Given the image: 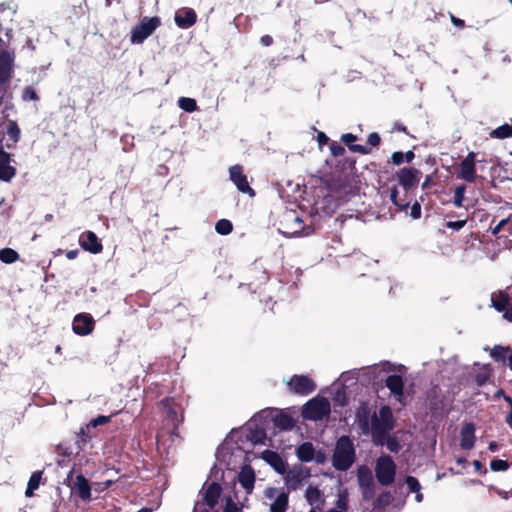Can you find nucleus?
Instances as JSON below:
<instances>
[{
  "label": "nucleus",
  "mask_w": 512,
  "mask_h": 512,
  "mask_svg": "<svg viewBox=\"0 0 512 512\" xmlns=\"http://www.w3.org/2000/svg\"><path fill=\"white\" fill-rule=\"evenodd\" d=\"M394 426L393 412L388 405L381 406L378 413L374 412L369 429L374 445L383 446L387 435L394 429Z\"/></svg>",
  "instance_id": "f257e3e1"
},
{
  "label": "nucleus",
  "mask_w": 512,
  "mask_h": 512,
  "mask_svg": "<svg viewBox=\"0 0 512 512\" xmlns=\"http://www.w3.org/2000/svg\"><path fill=\"white\" fill-rule=\"evenodd\" d=\"M418 174H420V171L411 167H404L396 173L398 182L403 187L405 195L417 186L419 182ZM390 199L400 211H406L410 205V201L406 199V196L404 198L399 197L396 186L390 191Z\"/></svg>",
  "instance_id": "f03ea898"
},
{
  "label": "nucleus",
  "mask_w": 512,
  "mask_h": 512,
  "mask_svg": "<svg viewBox=\"0 0 512 512\" xmlns=\"http://www.w3.org/2000/svg\"><path fill=\"white\" fill-rule=\"evenodd\" d=\"M356 459V450L352 439L343 435L336 441L332 454V466L337 471H347L354 464Z\"/></svg>",
  "instance_id": "7ed1b4c3"
},
{
  "label": "nucleus",
  "mask_w": 512,
  "mask_h": 512,
  "mask_svg": "<svg viewBox=\"0 0 512 512\" xmlns=\"http://www.w3.org/2000/svg\"><path fill=\"white\" fill-rule=\"evenodd\" d=\"M329 189L339 196L350 197L355 196L359 187L354 175L350 173H338L334 175L329 183Z\"/></svg>",
  "instance_id": "20e7f679"
},
{
  "label": "nucleus",
  "mask_w": 512,
  "mask_h": 512,
  "mask_svg": "<svg viewBox=\"0 0 512 512\" xmlns=\"http://www.w3.org/2000/svg\"><path fill=\"white\" fill-rule=\"evenodd\" d=\"M331 412L330 402L325 397L310 399L303 408V417L312 421L323 420Z\"/></svg>",
  "instance_id": "39448f33"
},
{
  "label": "nucleus",
  "mask_w": 512,
  "mask_h": 512,
  "mask_svg": "<svg viewBox=\"0 0 512 512\" xmlns=\"http://www.w3.org/2000/svg\"><path fill=\"white\" fill-rule=\"evenodd\" d=\"M161 25V19L158 16L143 17L139 24L131 31L130 41L133 44H141Z\"/></svg>",
  "instance_id": "423d86ee"
},
{
  "label": "nucleus",
  "mask_w": 512,
  "mask_h": 512,
  "mask_svg": "<svg viewBox=\"0 0 512 512\" xmlns=\"http://www.w3.org/2000/svg\"><path fill=\"white\" fill-rule=\"evenodd\" d=\"M396 464L389 455H382L376 461L375 475L383 486L391 485L395 480Z\"/></svg>",
  "instance_id": "0eeeda50"
},
{
  "label": "nucleus",
  "mask_w": 512,
  "mask_h": 512,
  "mask_svg": "<svg viewBox=\"0 0 512 512\" xmlns=\"http://www.w3.org/2000/svg\"><path fill=\"white\" fill-rule=\"evenodd\" d=\"M290 393L307 396L313 393L317 385L312 378L307 375H293L286 383Z\"/></svg>",
  "instance_id": "6e6552de"
},
{
  "label": "nucleus",
  "mask_w": 512,
  "mask_h": 512,
  "mask_svg": "<svg viewBox=\"0 0 512 512\" xmlns=\"http://www.w3.org/2000/svg\"><path fill=\"white\" fill-rule=\"evenodd\" d=\"M230 180L235 184L239 192L248 194L250 197L255 196L254 189L250 186L247 176L244 174L241 165H234L229 168Z\"/></svg>",
  "instance_id": "1a4fd4ad"
},
{
  "label": "nucleus",
  "mask_w": 512,
  "mask_h": 512,
  "mask_svg": "<svg viewBox=\"0 0 512 512\" xmlns=\"http://www.w3.org/2000/svg\"><path fill=\"white\" fill-rule=\"evenodd\" d=\"M5 43L0 39V82L9 81L13 73L14 56L5 49Z\"/></svg>",
  "instance_id": "9d476101"
},
{
  "label": "nucleus",
  "mask_w": 512,
  "mask_h": 512,
  "mask_svg": "<svg viewBox=\"0 0 512 512\" xmlns=\"http://www.w3.org/2000/svg\"><path fill=\"white\" fill-rule=\"evenodd\" d=\"M95 328V320L88 313L77 314L72 323L73 332L80 336H86L93 332Z\"/></svg>",
  "instance_id": "9b49d317"
},
{
  "label": "nucleus",
  "mask_w": 512,
  "mask_h": 512,
  "mask_svg": "<svg viewBox=\"0 0 512 512\" xmlns=\"http://www.w3.org/2000/svg\"><path fill=\"white\" fill-rule=\"evenodd\" d=\"M70 487L71 492L82 501L90 502L92 500L91 486L83 474H78Z\"/></svg>",
  "instance_id": "f8f14e48"
},
{
  "label": "nucleus",
  "mask_w": 512,
  "mask_h": 512,
  "mask_svg": "<svg viewBox=\"0 0 512 512\" xmlns=\"http://www.w3.org/2000/svg\"><path fill=\"white\" fill-rule=\"evenodd\" d=\"M81 248L92 254H99L103 250V245L98 236L93 231H85L79 237Z\"/></svg>",
  "instance_id": "ddd939ff"
},
{
  "label": "nucleus",
  "mask_w": 512,
  "mask_h": 512,
  "mask_svg": "<svg viewBox=\"0 0 512 512\" xmlns=\"http://www.w3.org/2000/svg\"><path fill=\"white\" fill-rule=\"evenodd\" d=\"M162 404L165 412L167 413L168 419L173 422L174 430L178 429L179 425L184 421V415L181 406L175 403L171 398L163 399Z\"/></svg>",
  "instance_id": "4468645a"
},
{
  "label": "nucleus",
  "mask_w": 512,
  "mask_h": 512,
  "mask_svg": "<svg viewBox=\"0 0 512 512\" xmlns=\"http://www.w3.org/2000/svg\"><path fill=\"white\" fill-rule=\"evenodd\" d=\"M12 156L0 145V180L10 182L16 175V168L10 163Z\"/></svg>",
  "instance_id": "2eb2a0df"
},
{
  "label": "nucleus",
  "mask_w": 512,
  "mask_h": 512,
  "mask_svg": "<svg viewBox=\"0 0 512 512\" xmlns=\"http://www.w3.org/2000/svg\"><path fill=\"white\" fill-rule=\"evenodd\" d=\"M476 154L469 152L460 164V177L467 182H474L476 179Z\"/></svg>",
  "instance_id": "dca6fc26"
},
{
  "label": "nucleus",
  "mask_w": 512,
  "mask_h": 512,
  "mask_svg": "<svg viewBox=\"0 0 512 512\" xmlns=\"http://www.w3.org/2000/svg\"><path fill=\"white\" fill-rule=\"evenodd\" d=\"M175 24L181 29L192 27L197 21V14L192 8H181L174 16Z\"/></svg>",
  "instance_id": "f3484780"
},
{
  "label": "nucleus",
  "mask_w": 512,
  "mask_h": 512,
  "mask_svg": "<svg viewBox=\"0 0 512 512\" xmlns=\"http://www.w3.org/2000/svg\"><path fill=\"white\" fill-rule=\"evenodd\" d=\"M309 476V471H304L302 468H294L290 470L285 477V483L287 485L288 492L298 489L302 482Z\"/></svg>",
  "instance_id": "a211bd4d"
},
{
  "label": "nucleus",
  "mask_w": 512,
  "mask_h": 512,
  "mask_svg": "<svg viewBox=\"0 0 512 512\" xmlns=\"http://www.w3.org/2000/svg\"><path fill=\"white\" fill-rule=\"evenodd\" d=\"M475 425L473 423L465 424L460 432V446L462 449L470 450L474 447L475 437Z\"/></svg>",
  "instance_id": "6ab92c4d"
},
{
  "label": "nucleus",
  "mask_w": 512,
  "mask_h": 512,
  "mask_svg": "<svg viewBox=\"0 0 512 512\" xmlns=\"http://www.w3.org/2000/svg\"><path fill=\"white\" fill-rule=\"evenodd\" d=\"M385 385L397 399L400 400L404 396V381L401 375H389L385 380Z\"/></svg>",
  "instance_id": "aec40b11"
},
{
  "label": "nucleus",
  "mask_w": 512,
  "mask_h": 512,
  "mask_svg": "<svg viewBox=\"0 0 512 512\" xmlns=\"http://www.w3.org/2000/svg\"><path fill=\"white\" fill-rule=\"evenodd\" d=\"M238 481L241 486L250 493L254 488L255 472L250 465H244L238 475Z\"/></svg>",
  "instance_id": "412c9836"
},
{
  "label": "nucleus",
  "mask_w": 512,
  "mask_h": 512,
  "mask_svg": "<svg viewBox=\"0 0 512 512\" xmlns=\"http://www.w3.org/2000/svg\"><path fill=\"white\" fill-rule=\"evenodd\" d=\"M221 493V485L217 482H212L207 486L203 500L210 508H214L218 504Z\"/></svg>",
  "instance_id": "4be33fe9"
},
{
  "label": "nucleus",
  "mask_w": 512,
  "mask_h": 512,
  "mask_svg": "<svg viewBox=\"0 0 512 512\" xmlns=\"http://www.w3.org/2000/svg\"><path fill=\"white\" fill-rule=\"evenodd\" d=\"M285 225L287 230L283 231V233L289 236L299 235L304 227L303 220L295 213H290L286 216Z\"/></svg>",
  "instance_id": "5701e85b"
},
{
  "label": "nucleus",
  "mask_w": 512,
  "mask_h": 512,
  "mask_svg": "<svg viewBox=\"0 0 512 512\" xmlns=\"http://www.w3.org/2000/svg\"><path fill=\"white\" fill-rule=\"evenodd\" d=\"M371 416L370 409L366 405H361L356 411L357 424L364 434L369 433Z\"/></svg>",
  "instance_id": "b1692460"
},
{
  "label": "nucleus",
  "mask_w": 512,
  "mask_h": 512,
  "mask_svg": "<svg viewBox=\"0 0 512 512\" xmlns=\"http://www.w3.org/2000/svg\"><path fill=\"white\" fill-rule=\"evenodd\" d=\"M263 459L269 463L278 473L284 474L286 472V465L277 452L266 450L263 452Z\"/></svg>",
  "instance_id": "393cba45"
},
{
  "label": "nucleus",
  "mask_w": 512,
  "mask_h": 512,
  "mask_svg": "<svg viewBox=\"0 0 512 512\" xmlns=\"http://www.w3.org/2000/svg\"><path fill=\"white\" fill-rule=\"evenodd\" d=\"M357 136L352 133H345L341 136V141L348 145L350 151L367 155L371 152V148L365 145L354 144Z\"/></svg>",
  "instance_id": "a878e982"
},
{
  "label": "nucleus",
  "mask_w": 512,
  "mask_h": 512,
  "mask_svg": "<svg viewBox=\"0 0 512 512\" xmlns=\"http://www.w3.org/2000/svg\"><path fill=\"white\" fill-rule=\"evenodd\" d=\"M493 223L494 220L490 224V229L494 236L499 235L501 232H504V234L500 235L499 237L508 238L512 236V220L509 218L502 219L495 226H492Z\"/></svg>",
  "instance_id": "bb28decb"
},
{
  "label": "nucleus",
  "mask_w": 512,
  "mask_h": 512,
  "mask_svg": "<svg viewBox=\"0 0 512 512\" xmlns=\"http://www.w3.org/2000/svg\"><path fill=\"white\" fill-rule=\"evenodd\" d=\"M296 455L301 462H311L315 456V448L311 442H303L297 447Z\"/></svg>",
  "instance_id": "cd10ccee"
},
{
  "label": "nucleus",
  "mask_w": 512,
  "mask_h": 512,
  "mask_svg": "<svg viewBox=\"0 0 512 512\" xmlns=\"http://www.w3.org/2000/svg\"><path fill=\"white\" fill-rule=\"evenodd\" d=\"M274 425L281 430L289 431L295 426V420L286 413H279L273 418Z\"/></svg>",
  "instance_id": "c85d7f7f"
},
{
  "label": "nucleus",
  "mask_w": 512,
  "mask_h": 512,
  "mask_svg": "<svg viewBox=\"0 0 512 512\" xmlns=\"http://www.w3.org/2000/svg\"><path fill=\"white\" fill-rule=\"evenodd\" d=\"M289 504V493L281 492L270 506V512H286Z\"/></svg>",
  "instance_id": "c756f323"
},
{
  "label": "nucleus",
  "mask_w": 512,
  "mask_h": 512,
  "mask_svg": "<svg viewBox=\"0 0 512 512\" xmlns=\"http://www.w3.org/2000/svg\"><path fill=\"white\" fill-rule=\"evenodd\" d=\"M510 351L509 346L495 345L491 351L490 356L495 362L505 363Z\"/></svg>",
  "instance_id": "7c9ffc66"
},
{
  "label": "nucleus",
  "mask_w": 512,
  "mask_h": 512,
  "mask_svg": "<svg viewBox=\"0 0 512 512\" xmlns=\"http://www.w3.org/2000/svg\"><path fill=\"white\" fill-rule=\"evenodd\" d=\"M357 476L360 489L374 484L372 472L365 466L358 469Z\"/></svg>",
  "instance_id": "2f4dec72"
},
{
  "label": "nucleus",
  "mask_w": 512,
  "mask_h": 512,
  "mask_svg": "<svg viewBox=\"0 0 512 512\" xmlns=\"http://www.w3.org/2000/svg\"><path fill=\"white\" fill-rule=\"evenodd\" d=\"M42 471L33 472L29 478L27 489L25 491V495L27 497H31L34 494V491L39 488L41 479H42Z\"/></svg>",
  "instance_id": "473e14b6"
},
{
  "label": "nucleus",
  "mask_w": 512,
  "mask_h": 512,
  "mask_svg": "<svg viewBox=\"0 0 512 512\" xmlns=\"http://www.w3.org/2000/svg\"><path fill=\"white\" fill-rule=\"evenodd\" d=\"M92 426H90L89 423H87L85 426H82L80 428V431L78 433L79 439L77 440V445L80 449H82L87 442L93 437L91 434Z\"/></svg>",
  "instance_id": "72a5a7b5"
},
{
  "label": "nucleus",
  "mask_w": 512,
  "mask_h": 512,
  "mask_svg": "<svg viewBox=\"0 0 512 512\" xmlns=\"http://www.w3.org/2000/svg\"><path fill=\"white\" fill-rule=\"evenodd\" d=\"M490 136L495 139H506L512 137V126L503 124L491 131Z\"/></svg>",
  "instance_id": "f704fd0d"
},
{
  "label": "nucleus",
  "mask_w": 512,
  "mask_h": 512,
  "mask_svg": "<svg viewBox=\"0 0 512 512\" xmlns=\"http://www.w3.org/2000/svg\"><path fill=\"white\" fill-rule=\"evenodd\" d=\"M321 496H322V494H321V491L319 490L318 487L310 485L306 489L305 497H306L307 502L310 505H315L318 502H320L321 501Z\"/></svg>",
  "instance_id": "c9c22d12"
},
{
  "label": "nucleus",
  "mask_w": 512,
  "mask_h": 512,
  "mask_svg": "<svg viewBox=\"0 0 512 512\" xmlns=\"http://www.w3.org/2000/svg\"><path fill=\"white\" fill-rule=\"evenodd\" d=\"M19 259V254L17 251L11 248H3L0 250V260L3 263L11 264Z\"/></svg>",
  "instance_id": "e433bc0d"
},
{
  "label": "nucleus",
  "mask_w": 512,
  "mask_h": 512,
  "mask_svg": "<svg viewBox=\"0 0 512 512\" xmlns=\"http://www.w3.org/2000/svg\"><path fill=\"white\" fill-rule=\"evenodd\" d=\"M509 295L505 292H500L496 300H493V307L499 312H505L509 307Z\"/></svg>",
  "instance_id": "4c0bfd02"
},
{
  "label": "nucleus",
  "mask_w": 512,
  "mask_h": 512,
  "mask_svg": "<svg viewBox=\"0 0 512 512\" xmlns=\"http://www.w3.org/2000/svg\"><path fill=\"white\" fill-rule=\"evenodd\" d=\"M215 230L220 235H229L233 231V224L228 219H220L215 224Z\"/></svg>",
  "instance_id": "58836bf2"
},
{
  "label": "nucleus",
  "mask_w": 512,
  "mask_h": 512,
  "mask_svg": "<svg viewBox=\"0 0 512 512\" xmlns=\"http://www.w3.org/2000/svg\"><path fill=\"white\" fill-rule=\"evenodd\" d=\"M178 106L185 112L192 113L197 109L196 100L189 97H181L178 100Z\"/></svg>",
  "instance_id": "ea45409f"
},
{
  "label": "nucleus",
  "mask_w": 512,
  "mask_h": 512,
  "mask_svg": "<svg viewBox=\"0 0 512 512\" xmlns=\"http://www.w3.org/2000/svg\"><path fill=\"white\" fill-rule=\"evenodd\" d=\"M491 375V369L488 366H484L482 370L475 375L474 381L477 384V386L481 387L487 383Z\"/></svg>",
  "instance_id": "a19ab883"
},
{
  "label": "nucleus",
  "mask_w": 512,
  "mask_h": 512,
  "mask_svg": "<svg viewBox=\"0 0 512 512\" xmlns=\"http://www.w3.org/2000/svg\"><path fill=\"white\" fill-rule=\"evenodd\" d=\"M265 439H266V432L264 429L257 428L250 432L249 440L255 444H264Z\"/></svg>",
  "instance_id": "79ce46f5"
},
{
  "label": "nucleus",
  "mask_w": 512,
  "mask_h": 512,
  "mask_svg": "<svg viewBox=\"0 0 512 512\" xmlns=\"http://www.w3.org/2000/svg\"><path fill=\"white\" fill-rule=\"evenodd\" d=\"M465 191H466V186L465 185H459L455 188L454 190V200H453V204L457 207H462L463 206V201L465 199Z\"/></svg>",
  "instance_id": "37998d69"
},
{
  "label": "nucleus",
  "mask_w": 512,
  "mask_h": 512,
  "mask_svg": "<svg viewBox=\"0 0 512 512\" xmlns=\"http://www.w3.org/2000/svg\"><path fill=\"white\" fill-rule=\"evenodd\" d=\"M7 135L13 142H18L20 139L21 131L16 122H10L7 127Z\"/></svg>",
  "instance_id": "c03bdc74"
},
{
  "label": "nucleus",
  "mask_w": 512,
  "mask_h": 512,
  "mask_svg": "<svg viewBox=\"0 0 512 512\" xmlns=\"http://www.w3.org/2000/svg\"><path fill=\"white\" fill-rule=\"evenodd\" d=\"M384 444H386L387 449L392 453H398L402 448L399 440L389 434L387 435V439Z\"/></svg>",
  "instance_id": "a18cd8bd"
},
{
  "label": "nucleus",
  "mask_w": 512,
  "mask_h": 512,
  "mask_svg": "<svg viewBox=\"0 0 512 512\" xmlns=\"http://www.w3.org/2000/svg\"><path fill=\"white\" fill-rule=\"evenodd\" d=\"M508 468H509V463L506 460L493 459L490 462V469L494 472H503V471L508 470Z\"/></svg>",
  "instance_id": "49530a36"
},
{
  "label": "nucleus",
  "mask_w": 512,
  "mask_h": 512,
  "mask_svg": "<svg viewBox=\"0 0 512 512\" xmlns=\"http://www.w3.org/2000/svg\"><path fill=\"white\" fill-rule=\"evenodd\" d=\"M405 483L408 486L409 492H419L421 490V485L418 479L414 476H407L405 478Z\"/></svg>",
  "instance_id": "de8ad7c7"
},
{
  "label": "nucleus",
  "mask_w": 512,
  "mask_h": 512,
  "mask_svg": "<svg viewBox=\"0 0 512 512\" xmlns=\"http://www.w3.org/2000/svg\"><path fill=\"white\" fill-rule=\"evenodd\" d=\"M111 418H112V415H110V416L99 415L96 418H93L89 422V424L94 429V428H96V427H98L100 425H104V424L109 423L111 421Z\"/></svg>",
  "instance_id": "09e8293b"
},
{
  "label": "nucleus",
  "mask_w": 512,
  "mask_h": 512,
  "mask_svg": "<svg viewBox=\"0 0 512 512\" xmlns=\"http://www.w3.org/2000/svg\"><path fill=\"white\" fill-rule=\"evenodd\" d=\"M336 506L339 511L345 512L348 510V496L346 492L339 494Z\"/></svg>",
  "instance_id": "8fccbe9b"
},
{
  "label": "nucleus",
  "mask_w": 512,
  "mask_h": 512,
  "mask_svg": "<svg viewBox=\"0 0 512 512\" xmlns=\"http://www.w3.org/2000/svg\"><path fill=\"white\" fill-rule=\"evenodd\" d=\"M329 148H330L331 154L334 157L342 156L345 153V148L335 141L330 143Z\"/></svg>",
  "instance_id": "3c124183"
},
{
  "label": "nucleus",
  "mask_w": 512,
  "mask_h": 512,
  "mask_svg": "<svg viewBox=\"0 0 512 512\" xmlns=\"http://www.w3.org/2000/svg\"><path fill=\"white\" fill-rule=\"evenodd\" d=\"M361 493L364 501L371 500L375 495V484L361 488Z\"/></svg>",
  "instance_id": "603ef678"
},
{
  "label": "nucleus",
  "mask_w": 512,
  "mask_h": 512,
  "mask_svg": "<svg viewBox=\"0 0 512 512\" xmlns=\"http://www.w3.org/2000/svg\"><path fill=\"white\" fill-rule=\"evenodd\" d=\"M23 99L24 100H34V101H37L39 100V96L37 94V92L35 91L34 88L32 87H26L23 91Z\"/></svg>",
  "instance_id": "864d4df0"
},
{
  "label": "nucleus",
  "mask_w": 512,
  "mask_h": 512,
  "mask_svg": "<svg viewBox=\"0 0 512 512\" xmlns=\"http://www.w3.org/2000/svg\"><path fill=\"white\" fill-rule=\"evenodd\" d=\"M467 223V220H457V221H447L445 223V226L447 228L453 229V230H460L462 229Z\"/></svg>",
  "instance_id": "5fc2aeb1"
},
{
  "label": "nucleus",
  "mask_w": 512,
  "mask_h": 512,
  "mask_svg": "<svg viewBox=\"0 0 512 512\" xmlns=\"http://www.w3.org/2000/svg\"><path fill=\"white\" fill-rule=\"evenodd\" d=\"M367 142L372 147H377L381 142V137L377 132H372L368 135Z\"/></svg>",
  "instance_id": "6e6d98bb"
},
{
  "label": "nucleus",
  "mask_w": 512,
  "mask_h": 512,
  "mask_svg": "<svg viewBox=\"0 0 512 512\" xmlns=\"http://www.w3.org/2000/svg\"><path fill=\"white\" fill-rule=\"evenodd\" d=\"M391 160L394 165H401L405 161L404 153L401 151L394 152L391 156Z\"/></svg>",
  "instance_id": "4d7b16f0"
},
{
  "label": "nucleus",
  "mask_w": 512,
  "mask_h": 512,
  "mask_svg": "<svg viewBox=\"0 0 512 512\" xmlns=\"http://www.w3.org/2000/svg\"><path fill=\"white\" fill-rule=\"evenodd\" d=\"M410 215L413 219H419L421 217V205L419 202H415L411 206V212Z\"/></svg>",
  "instance_id": "13d9d810"
},
{
  "label": "nucleus",
  "mask_w": 512,
  "mask_h": 512,
  "mask_svg": "<svg viewBox=\"0 0 512 512\" xmlns=\"http://www.w3.org/2000/svg\"><path fill=\"white\" fill-rule=\"evenodd\" d=\"M224 512H240V511H239V508L236 505V503L231 498H229L224 507Z\"/></svg>",
  "instance_id": "bf43d9fd"
},
{
  "label": "nucleus",
  "mask_w": 512,
  "mask_h": 512,
  "mask_svg": "<svg viewBox=\"0 0 512 512\" xmlns=\"http://www.w3.org/2000/svg\"><path fill=\"white\" fill-rule=\"evenodd\" d=\"M505 401L510 406V411H509V413L505 417V422L512 429V397H506Z\"/></svg>",
  "instance_id": "052dcab7"
},
{
  "label": "nucleus",
  "mask_w": 512,
  "mask_h": 512,
  "mask_svg": "<svg viewBox=\"0 0 512 512\" xmlns=\"http://www.w3.org/2000/svg\"><path fill=\"white\" fill-rule=\"evenodd\" d=\"M315 462L317 464H324L325 461H326V455L323 451L319 450V451H315V456H314V459Z\"/></svg>",
  "instance_id": "680f3d73"
},
{
  "label": "nucleus",
  "mask_w": 512,
  "mask_h": 512,
  "mask_svg": "<svg viewBox=\"0 0 512 512\" xmlns=\"http://www.w3.org/2000/svg\"><path fill=\"white\" fill-rule=\"evenodd\" d=\"M317 141L319 146H323L328 143L329 137L322 131H319L317 134Z\"/></svg>",
  "instance_id": "e2e57ef3"
},
{
  "label": "nucleus",
  "mask_w": 512,
  "mask_h": 512,
  "mask_svg": "<svg viewBox=\"0 0 512 512\" xmlns=\"http://www.w3.org/2000/svg\"><path fill=\"white\" fill-rule=\"evenodd\" d=\"M391 497V494L389 492H383L382 494H380L376 500L377 504L376 505H380L382 502H386L388 503L389 499Z\"/></svg>",
  "instance_id": "0e129e2a"
},
{
  "label": "nucleus",
  "mask_w": 512,
  "mask_h": 512,
  "mask_svg": "<svg viewBox=\"0 0 512 512\" xmlns=\"http://www.w3.org/2000/svg\"><path fill=\"white\" fill-rule=\"evenodd\" d=\"M260 43L265 47L271 46L273 44V38L270 35H263L260 38Z\"/></svg>",
  "instance_id": "69168bd1"
},
{
  "label": "nucleus",
  "mask_w": 512,
  "mask_h": 512,
  "mask_svg": "<svg viewBox=\"0 0 512 512\" xmlns=\"http://www.w3.org/2000/svg\"><path fill=\"white\" fill-rule=\"evenodd\" d=\"M473 466H474V468H475V470L477 472H480V473H483V474H485L487 472L486 468L484 467V465L479 460H474L473 461Z\"/></svg>",
  "instance_id": "338daca9"
},
{
  "label": "nucleus",
  "mask_w": 512,
  "mask_h": 512,
  "mask_svg": "<svg viewBox=\"0 0 512 512\" xmlns=\"http://www.w3.org/2000/svg\"><path fill=\"white\" fill-rule=\"evenodd\" d=\"M451 22L453 23V25H455L458 28H464L465 27L464 20L459 19V18L455 17L454 15H451Z\"/></svg>",
  "instance_id": "774afa93"
}]
</instances>
